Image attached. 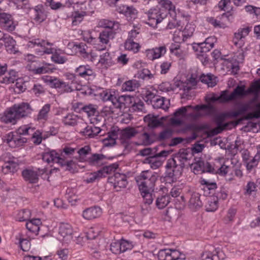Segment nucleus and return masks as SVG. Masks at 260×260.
Here are the masks:
<instances>
[{"instance_id": "obj_58", "label": "nucleus", "mask_w": 260, "mask_h": 260, "mask_svg": "<svg viewBox=\"0 0 260 260\" xmlns=\"http://www.w3.org/2000/svg\"><path fill=\"white\" fill-rule=\"evenodd\" d=\"M141 195L144 199V202L145 204L150 205L152 203L153 197L151 193V191L153 190H140Z\"/></svg>"}, {"instance_id": "obj_57", "label": "nucleus", "mask_w": 260, "mask_h": 260, "mask_svg": "<svg viewBox=\"0 0 260 260\" xmlns=\"http://www.w3.org/2000/svg\"><path fill=\"white\" fill-rule=\"evenodd\" d=\"M90 118V121L94 126L101 128L104 124V118L101 115H94Z\"/></svg>"}, {"instance_id": "obj_50", "label": "nucleus", "mask_w": 260, "mask_h": 260, "mask_svg": "<svg viewBox=\"0 0 260 260\" xmlns=\"http://www.w3.org/2000/svg\"><path fill=\"white\" fill-rule=\"evenodd\" d=\"M247 92L245 90L244 86H238L231 93V98L235 100L237 97L245 95Z\"/></svg>"}, {"instance_id": "obj_30", "label": "nucleus", "mask_w": 260, "mask_h": 260, "mask_svg": "<svg viewBox=\"0 0 260 260\" xmlns=\"http://www.w3.org/2000/svg\"><path fill=\"white\" fill-rule=\"evenodd\" d=\"M106 156L103 154L94 153L88 157L87 162L91 166H101L104 164Z\"/></svg>"}, {"instance_id": "obj_54", "label": "nucleus", "mask_w": 260, "mask_h": 260, "mask_svg": "<svg viewBox=\"0 0 260 260\" xmlns=\"http://www.w3.org/2000/svg\"><path fill=\"white\" fill-rule=\"evenodd\" d=\"M101 232L98 226L91 227L86 232V237L87 239L92 240L95 239Z\"/></svg>"}, {"instance_id": "obj_46", "label": "nucleus", "mask_w": 260, "mask_h": 260, "mask_svg": "<svg viewBox=\"0 0 260 260\" xmlns=\"http://www.w3.org/2000/svg\"><path fill=\"white\" fill-rule=\"evenodd\" d=\"M218 200L215 197L208 199V203L206 206V211L214 212L218 208Z\"/></svg>"}, {"instance_id": "obj_42", "label": "nucleus", "mask_w": 260, "mask_h": 260, "mask_svg": "<svg viewBox=\"0 0 260 260\" xmlns=\"http://www.w3.org/2000/svg\"><path fill=\"white\" fill-rule=\"evenodd\" d=\"M79 119L77 115L73 113H69L63 118L62 122L66 125L74 126L77 123Z\"/></svg>"}, {"instance_id": "obj_24", "label": "nucleus", "mask_w": 260, "mask_h": 260, "mask_svg": "<svg viewBox=\"0 0 260 260\" xmlns=\"http://www.w3.org/2000/svg\"><path fill=\"white\" fill-rule=\"evenodd\" d=\"M202 257L203 260L207 258H211L212 260H224L225 255L222 250L217 248H215L212 253L209 251L204 252Z\"/></svg>"}, {"instance_id": "obj_39", "label": "nucleus", "mask_w": 260, "mask_h": 260, "mask_svg": "<svg viewBox=\"0 0 260 260\" xmlns=\"http://www.w3.org/2000/svg\"><path fill=\"white\" fill-rule=\"evenodd\" d=\"M163 160L155 155L147 157L145 160V163H148L153 169H156L162 165Z\"/></svg>"}, {"instance_id": "obj_59", "label": "nucleus", "mask_w": 260, "mask_h": 260, "mask_svg": "<svg viewBox=\"0 0 260 260\" xmlns=\"http://www.w3.org/2000/svg\"><path fill=\"white\" fill-rule=\"evenodd\" d=\"M203 166L204 161L199 160L192 164L191 166V168L193 170L194 173L197 174L203 173Z\"/></svg>"}, {"instance_id": "obj_36", "label": "nucleus", "mask_w": 260, "mask_h": 260, "mask_svg": "<svg viewBox=\"0 0 260 260\" xmlns=\"http://www.w3.org/2000/svg\"><path fill=\"white\" fill-rule=\"evenodd\" d=\"M188 206L192 210L194 211L199 209L202 206V203L198 193H193L191 194Z\"/></svg>"}, {"instance_id": "obj_53", "label": "nucleus", "mask_w": 260, "mask_h": 260, "mask_svg": "<svg viewBox=\"0 0 260 260\" xmlns=\"http://www.w3.org/2000/svg\"><path fill=\"white\" fill-rule=\"evenodd\" d=\"M111 135H112L111 139L103 140V142L105 146H112L116 143V140L118 137L117 132L115 129L113 130Z\"/></svg>"}, {"instance_id": "obj_19", "label": "nucleus", "mask_w": 260, "mask_h": 260, "mask_svg": "<svg viewBox=\"0 0 260 260\" xmlns=\"http://www.w3.org/2000/svg\"><path fill=\"white\" fill-rule=\"evenodd\" d=\"M215 38L213 37L207 38L204 42L197 44V46H193V48H196V50L202 53H206L213 48Z\"/></svg>"}, {"instance_id": "obj_61", "label": "nucleus", "mask_w": 260, "mask_h": 260, "mask_svg": "<svg viewBox=\"0 0 260 260\" xmlns=\"http://www.w3.org/2000/svg\"><path fill=\"white\" fill-rule=\"evenodd\" d=\"M119 244L121 247V253L124 252L127 250H131L133 247V244L127 240H121L119 241Z\"/></svg>"}, {"instance_id": "obj_1", "label": "nucleus", "mask_w": 260, "mask_h": 260, "mask_svg": "<svg viewBox=\"0 0 260 260\" xmlns=\"http://www.w3.org/2000/svg\"><path fill=\"white\" fill-rule=\"evenodd\" d=\"M29 47L35 48L36 53L38 55H43L45 54H52L51 60L56 63L63 64L67 59L66 57L60 55L56 50L52 47L53 44L48 41L42 39H34L28 42Z\"/></svg>"}, {"instance_id": "obj_31", "label": "nucleus", "mask_w": 260, "mask_h": 260, "mask_svg": "<svg viewBox=\"0 0 260 260\" xmlns=\"http://www.w3.org/2000/svg\"><path fill=\"white\" fill-rule=\"evenodd\" d=\"M151 105L155 109H162L166 110L169 108L170 101L164 97L157 95L153 101V103H151Z\"/></svg>"}, {"instance_id": "obj_16", "label": "nucleus", "mask_w": 260, "mask_h": 260, "mask_svg": "<svg viewBox=\"0 0 260 260\" xmlns=\"http://www.w3.org/2000/svg\"><path fill=\"white\" fill-rule=\"evenodd\" d=\"M13 107L18 119L28 116L32 111L30 106L26 103L14 105Z\"/></svg>"}, {"instance_id": "obj_20", "label": "nucleus", "mask_w": 260, "mask_h": 260, "mask_svg": "<svg viewBox=\"0 0 260 260\" xmlns=\"http://www.w3.org/2000/svg\"><path fill=\"white\" fill-rule=\"evenodd\" d=\"M0 24L6 30L13 31L15 29L12 17L5 13H0Z\"/></svg>"}, {"instance_id": "obj_7", "label": "nucleus", "mask_w": 260, "mask_h": 260, "mask_svg": "<svg viewBox=\"0 0 260 260\" xmlns=\"http://www.w3.org/2000/svg\"><path fill=\"white\" fill-rule=\"evenodd\" d=\"M188 108H192L196 111H202L203 113H198L196 115H190V116L197 117L199 116H206L210 115L213 114L214 112L213 107L210 105H198L194 107L191 106H187L185 107H182L178 109L174 113L175 117L184 116L187 112Z\"/></svg>"}, {"instance_id": "obj_47", "label": "nucleus", "mask_w": 260, "mask_h": 260, "mask_svg": "<svg viewBox=\"0 0 260 260\" xmlns=\"http://www.w3.org/2000/svg\"><path fill=\"white\" fill-rule=\"evenodd\" d=\"M17 80L16 72L14 70L10 71L4 77L1 82L5 84L14 83Z\"/></svg>"}, {"instance_id": "obj_49", "label": "nucleus", "mask_w": 260, "mask_h": 260, "mask_svg": "<svg viewBox=\"0 0 260 260\" xmlns=\"http://www.w3.org/2000/svg\"><path fill=\"white\" fill-rule=\"evenodd\" d=\"M173 134V130L169 128L165 129L159 133L157 136V140L159 141L168 140L172 137Z\"/></svg>"}, {"instance_id": "obj_6", "label": "nucleus", "mask_w": 260, "mask_h": 260, "mask_svg": "<svg viewBox=\"0 0 260 260\" xmlns=\"http://www.w3.org/2000/svg\"><path fill=\"white\" fill-rule=\"evenodd\" d=\"M117 32L103 30L99 35L94 43V48L99 51H103L111 47V41L114 40Z\"/></svg>"}, {"instance_id": "obj_40", "label": "nucleus", "mask_w": 260, "mask_h": 260, "mask_svg": "<svg viewBox=\"0 0 260 260\" xmlns=\"http://www.w3.org/2000/svg\"><path fill=\"white\" fill-rule=\"evenodd\" d=\"M170 202V197L168 194H164L158 196L156 200V206L159 209H162L165 208Z\"/></svg>"}, {"instance_id": "obj_26", "label": "nucleus", "mask_w": 260, "mask_h": 260, "mask_svg": "<svg viewBox=\"0 0 260 260\" xmlns=\"http://www.w3.org/2000/svg\"><path fill=\"white\" fill-rule=\"evenodd\" d=\"M42 159L48 164L53 163L59 165L60 161L59 154L54 150H52L44 153L42 155Z\"/></svg>"}, {"instance_id": "obj_64", "label": "nucleus", "mask_w": 260, "mask_h": 260, "mask_svg": "<svg viewBox=\"0 0 260 260\" xmlns=\"http://www.w3.org/2000/svg\"><path fill=\"white\" fill-rule=\"evenodd\" d=\"M76 49L80 54V55L83 57L86 58L87 56V52L86 49L87 48L86 45L83 43H80L75 45Z\"/></svg>"}, {"instance_id": "obj_21", "label": "nucleus", "mask_w": 260, "mask_h": 260, "mask_svg": "<svg viewBox=\"0 0 260 260\" xmlns=\"http://www.w3.org/2000/svg\"><path fill=\"white\" fill-rule=\"evenodd\" d=\"M98 25L99 27L105 28L104 30H109L117 32L120 29V24L115 21H112L106 19H101Z\"/></svg>"}, {"instance_id": "obj_34", "label": "nucleus", "mask_w": 260, "mask_h": 260, "mask_svg": "<svg viewBox=\"0 0 260 260\" xmlns=\"http://www.w3.org/2000/svg\"><path fill=\"white\" fill-rule=\"evenodd\" d=\"M101 131V128L99 127L87 125L82 131L81 134L86 138H94Z\"/></svg>"}, {"instance_id": "obj_8", "label": "nucleus", "mask_w": 260, "mask_h": 260, "mask_svg": "<svg viewBox=\"0 0 260 260\" xmlns=\"http://www.w3.org/2000/svg\"><path fill=\"white\" fill-rule=\"evenodd\" d=\"M159 260H185V256L177 250L164 249L160 250L157 254Z\"/></svg>"}, {"instance_id": "obj_33", "label": "nucleus", "mask_w": 260, "mask_h": 260, "mask_svg": "<svg viewBox=\"0 0 260 260\" xmlns=\"http://www.w3.org/2000/svg\"><path fill=\"white\" fill-rule=\"evenodd\" d=\"M23 177L25 181L30 183H36L39 180V174L32 170L26 169L22 173Z\"/></svg>"}, {"instance_id": "obj_11", "label": "nucleus", "mask_w": 260, "mask_h": 260, "mask_svg": "<svg viewBox=\"0 0 260 260\" xmlns=\"http://www.w3.org/2000/svg\"><path fill=\"white\" fill-rule=\"evenodd\" d=\"M5 141L10 147L16 148L22 146L27 142V139L17 133L12 132L6 135Z\"/></svg>"}, {"instance_id": "obj_14", "label": "nucleus", "mask_w": 260, "mask_h": 260, "mask_svg": "<svg viewBox=\"0 0 260 260\" xmlns=\"http://www.w3.org/2000/svg\"><path fill=\"white\" fill-rule=\"evenodd\" d=\"M146 14L149 21L148 24L151 26L156 25L165 18V16H161V13L157 7L150 9Z\"/></svg>"}, {"instance_id": "obj_9", "label": "nucleus", "mask_w": 260, "mask_h": 260, "mask_svg": "<svg viewBox=\"0 0 260 260\" xmlns=\"http://www.w3.org/2000/svg\"><path fill=\"white\" fill-rule=\"evenodd\" d=\"M64 7H72L76 11L86 15L90 10V4L86 0H66Z\"/></svg>"}, {"instance_id": "obj_17", "label": "nucleus", "mask_w": 260, "mask_h": 260, "mask_svg": "<svg viewBox=\"0 0 260 260\" xmlns=\"http://www.w3.org/2000/svg\"><path fill=\"white\" fill-rule=\"evenodd\" d=\"M37 68L27 65V68L35 74H43L53 72V70L50 67V64L43 61L37 62Z\"/></svg>"}, {"instance_id": "obj_35", "label": "nucleus", "mask_w": 260, "mask_h": 260, "mask_svg": "<svg viewBox=\"0 0 260 260\" xmlns=\"http://www.w3.org/2000/svg\"><path fill=\"white\" fill-rule=\"evenodd\" d=\"M138 134L139 132L137 128L127 127L121 131L120 138L123 140L131 139Z\"/></svg>"}, {"instance_id": "obj_62", "label": "nucleus", "mask_w": 260, "mask_h": 260, "mask_svg": "<svg viewBox=\"0 0 260 260\" xmlns=\"http://www.w3.org/2000/svg\"><path fill=\"white\" fill-rule=\"evenodd\" d=\"M59 165L61 167L66 166L67 170H71L75 167L76 164L73 160H68V159H61Z\"/></svg>"}, {"instance_id": "obj_52", "label": "nucleus", "mask_w": 260, "mask_h": 260, "mask_svg": "<svg viewBox=\"0 0 260 260\" xmlns=\"http://www.w3.org/2000/svg\"><path fill=\"white\" fill-rule=\"evenodd\" d=\"M85 16V15L79 13L78 11H75L71 17L72 25H77L80 24L83 20Z\"/></svg>"}, {"instance_id": "obj_51", "label": "nucleus", "mask_w": 260, "mask_h": 260, "mask_svg": "<svg viewBox=\"0 0 260 260\" xmlns=\"http://www.w3.org/2000/svg\"><path fill=\"white\" fill-rule=\"evenodd\" d=\"M30 217V212L29 210L24 209L18 212L16 218L19 221H26Z\"/></svg>"}, {"instance_id": "obj_13", "label": "nucleus", "mask_w": 260, "mask_h": 260, "mask_svg": "<svg viewBox=\"0 0 260 260\" xmlns=\"http://www.w3.org/2000/svg\"><path fill=\"white\" fill-rule=\"evenodd\" d=\"M250 30L249 27L239 28L234 34V44L239 48L242 47L245 44V39L248 35Z\"/></svg>"}, {"instance_id": "obj_37", "label": "nucleus", "mask_w": 260, "mask_h": 260, "mask_svg": "<svg viewBox=\"0 0 260 260\" xmlns=\"http://www.w3.org/2000/svg\"><path fill=\"white\" fill-rule=\"evenodd\" d=\"M41 224V220L39 218H35L27 222L26 227L29 232L37 235L40 230V225Z\"/></svg>"}, {"instance_id": "obj_5", "label": "nucleus", "mask_w": 260, "mask_h": 260, "mask_svg": "<svg viewBox=\"0 0 260 260\" xmlns=\"http://www.w3.org/2000/svg\"><path fill=\"white\" fill-rule=\"evenodd\" d=\"M157 175L152 171H144L136 178L140 190H153Z\"/></svg>"}, {"instance_id": "obj_12", "label": "nucleus", "mask_w": 260, "mask_h": 260, "mask_svg": "<svg viewBox=\"0 0 260 260\" xmlns=\"http://www.w3.org/2000/svg\"><path fill=\"white\" fill-rule=\"evenodd\" d=\"M109 181L113 184L114 188L117 191L120 190L121 188H125L127 184L126 176L124 174L117 172L109 178Z\"/></svg>"}, {"instance_id": "obj_3", "label": "nucleus", "mask_w": 260, "mask_h": 260, "mask_svg": "<svg viewBox=\"0 0 260 260\" xmlns=\"http://www.w3.org/2000/svg\"><path fill=\"white\" fill-rule=\"evenodd\" d=\"M188 155L186 150L182 149L173 158L168 160L166 167L170 177L177 179L181 176L184 164L188 159Z\"/></svg>"}, {"instance_id": "obj_48", "label": "nucleus", "mask_w": 260, "mask_h": 260, "mask_svg": "<svg viewBox=\"0 0 260 260\" xmlns=\"http://www.w3.org/2000/svg\"><path fill=\"white\" fill-rule=\"evenodd\" d=\"M124 47L126 50L137 52L139 51L140 46L138 43H136L133 40L127 39L124 44Z\"/></svg>"}, {"instance_id": "obj_4", "label": "nucleus", "mask_w": 260, "mask_h": 260, "mask_svg": "<svg viewBox=\"0 0 260 260\" xmlns=\"http://www.w3.org/2000/svg\"><path fill=\"white\" fill-rule=\"evenodd\" d=\"M76 76L71 75L70 79L71 81L64 82L63 81L55 78L50 77L46 79V82L52 88L57 89L60 93L71 92L74 90H79L80 85L75 81Z\"/></svg>"}, {"instance_id": "obj_2", "label": "nucleus", "mask_w": 260, "mask_h": 260, "mask_svg": "<svg viewBox=\"0 0 260 260\" xmlns=\"http://www.w3.org/2000/svg\"><path fill=\"white\" fill-rule=\"evenodd\" d=\"M99 95L103 101H110L117 109H125L133 106L135 98L129 95L119 96L117 91L113 89H102Z\"/></svg>"}, {"instance_id": "obj_23", "label": "nucleus", "mask_w": 260, "mask_h": 260, "mask_svg": "<svg viewBox=\"0 0 260 260\" xmlns=\"http://www.w3.org/2000/svg\"><path fill=\"white\" fill-rule=\"evenodd\" d=\"M101 214L102 209L99 207L94 206L85 209L82 212V216L86 220H92L100 217Z\"/></svg>"}, {"instance_id": "obj_22", "label": "nucleus", "mask_w": 260, "mask_h": 260, "mask_svg": "<svg viewBox=\"0 0 260 260\" xmlns=\"http://www.w3.org/2000/svg\"><path fill=\"white\" fill-rule=\"evenodd\" d=\"M31 15L33 19L38 23L44 21L47 17V15L42 5H38L32 9Z\"/></svg>"}, {"instance_id": "obj_44", "label": "nucleus", "mask_w": 260, "mask_h": 260, "mask_svg": "<svg viewBox=\"0 0 260 260\" xmlns=\"http://www.w3.org/2000/svg\"><path fill=\"white\" fill-rule=\"evenodd\" d=\"M200 80L202 82L207 84L208 87H213L216 85V78L211 74L203 75L201 76Z\"/></svg>"}, {"instance_id": "obj_43", "label": "nucleus", "mask_w": 260, "mask_h": 260, "mask_svg": "<svg viewBox=\"0 0 260 260\" xmlns=\"http://www.w3.org/2000/svg\"><path fill=\"white\" fill-rule=\"evenodd\" d=\"M144 120L151 127H156L161 124L158 118L154 115L148 114L144 117Z\"/></svg>"}, {"instance_id": "obj_45", "label": "nucleus", "mask_w": 260, "mask_h": 260, "mask_svg": "<svg viewBox=\"0 0 260 260\" xmlns=\"http://www.w3.org/2000/svg\"><path fill=\"white\" fill-rule=\"evenodd\" d=\"M139 86V83L136 80H129L125 82L122 85V89L125 91H134Z\"/></svg>"}, {"instance_id": "obj_25", "label": "nucleus", "mask_w": 260, "mask_h": 260, "mask_svg": "<svg viewBox=\"0 0 260 260\" xmlns=\"http://www.w3.org/2000/svg\"><path fill=\"white\" fill-rule=\"evenodd\" d=\"M200 182L203 186L202 189L205 196H210L211 194L213 193L217 188V184L215 182H210L205 179H202Z\"/></svg>"}, {"instance_id": "obj_10", "label": "nucleus", "mask_w": 260, "mask_h": 260, "mask_svg": "<svg viewBox=\"0 0 260 260\" xmlns=\"http://www.w3.org/2000/svg\"><path fill=\"white\" fill-rule=\"evenodd\" d=\"M58 235L60 239L66 243H70L73 241L74 230L72 225L68 223H60L58 227Z\"/></svg>"}, {"instance_id": "obj_55", "label": "nucleus", "mask_w": 260, "mask_h": 260, "mask_svg": "<svg viewBox=\"0 0 260 260\" xmlns=\"http://www.w3.org/2000/svg\"><path fill=\"white\" fill-rule=\"evenodd\" d=\"M82 109L88 116H94L98 112L97 106L92 104L86 105L83 107Z\"/></svg>"}, {"instance_id": "obj_38", "label": "nucleus", "mask_w": 260, "mask_h": 260, "mask_svg": "<svg viewBox=\"0 0 260 260\" xmlns=\"http://www.w3.org/2000/svg\"><path fill=\"white\" fill-rule=\"evenodd\" d=\"M50 110V105L45 104L42 108L40 110L36 120L39 121L44 122L48 119V113Z\"/></svg>"}, {"instance_id": "obj_27", "label": "nucleus", "mask_w": 260, "mask_h": 260, "mask_svg": "<svg viewBox=\"0 0 260 260\" xmlns=\"http://www.w3.org/2000/svg\"><path fill=\"white\" fill-rule=\"evenodd\" d=\"M1 119L2 121L5 123H11L12 124H15L18 118L15 114V112L12 107L4 113L3 115L1 117Z\"/></svg>"}, {"instance_id": "obj_56", "label": "nucleus", "mask_w": 260, "mask_h": 260, "mask_svg": "<svg viewBox=\"0 0 260 260\" xmlns=\"http://www.w3.org/2000/svg\"><path fill=\"white\" fill-rule=\"evenodd\" d=\"M34 128H31L27 125H23L18 128L16 131H15V132L17 133L18 135L22 136L31 135V133L34 132Z\"/></svg>"}, {"instance_id": "obj_18", "label": "nucleus", "mask_w": 260, "mask_h": 260, "mask_svg": "<svg viewBox=\"0 0 260 260\" xmlns=\"http://www.w3.org/2000/svg\"><path fill=\"white\" fill-rule=\"evenodd\" d=\"M117 11L123 14L129 20L135 19L138 16V11L132 6L121 5L117 8Z\"/></svg>"}, {"instance_id": "obj_15", "label": "nucleus", "mask_w": 260, "mask_h": 260, "mask_svg": "<svg viewBox=\"0 0 260 260\" xmlns=\"http://www.w3.org/2000/svg\"><path fill=\"white\" fill-rule=\"evenodd\" d=\"M161 13V16L166 18L168 14H174L175 12V6L169 0H159L156 7Z\"/></svg>"}, {"instance_id": "obj_63", "label": "nucleus", "mask_w": 260, "mask_h": 260, "mask_svg": "<svg viewBox=\"0 0 260 260\" xmlns=\"http://www.w3.org/2000/svg\"><path fill=\"white\" fill-rule=\"evenodd\" d=\"M244 190L245 194H251L252 192H255L256 190V185L254 182L249 181L247 183V185H246Z\"/></svg>"}, {"instance_id": "obj_29", "label": "nucleus", "mask_w": 260, "mask_h": 260, "mask_svg": "<svg viewBox=\"0 0 260 260\" xmlns=\"http://www.w3.org/2000/svg\"><path fill=\"white\" fill-rule=\"evenodd\" d=\"M77 75L82 78H86L90 76H95L93 70L89 65H81L76 69Z\"/></svg>"}, {"instance_id": "obj_41", "label": "nucleus", "mask_w": 260, "mask_h": 260, "mask_svg": "<svg viewBox=\"0 0 260 260\" xmlns=\"http://www.w3.org/2000/svg\"><path fill=\"white\" fill-rule=\"evenodd\" d=\"M77 148L69 146L64 147L59 154L60 159H66L71 158L76 153Z\"/></svg>"}, {"instance_id": "obj_32", "label": "nucleus", "mask_w": 260, "mask_h": 260, "mask_svg": "<svg viewBox=\"0 0 260 260\" xmlns=\"http://www.w3.org/2000/svg\"><path fill=\"white\" fill-rule=\"evenodd\" d=\"M138 140L140 144L148 146L154 142V138L152 133L143 132L139 135Z\"/></svg>"}, {"instance_id": "obj_28", "label": "nucleus", "mask_w": 260, "mask_h": 260, "mask_svg": "<svg viewBox=\"0 0 260 260\" xmlns=\"http://www.w3.org/2000/svg\"><path fill=\"white\" fill-rule=\"evenodd\" d=\"M91 149L88 145L84 146L79 149L77 148L76 153L78 155L74 158L80 162L87 161L88 159L87 156L91 153Z\"/></svg>"}, {"instance_id": "obj_60", "label": "nucleus", "mask_w": 260, "mask_h": 260, "mask_svg": "<svg viewBox=\"0 0 260 260\" xmlns=\"http://www.w3.org/2000/svg\"><path fill=\"white\" fill-rule=\"evenodd\" d=\"M83 40L88 43H90L94 46L95 41L96 40L95 38L91 35L90 31H83L81 34Z\"/></svg>"}]
</instances>
